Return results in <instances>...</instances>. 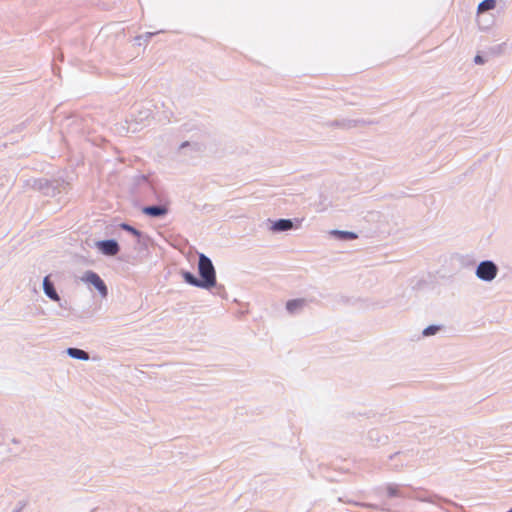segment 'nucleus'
I'll use <instances>...</instances> for the list:
<instances>
[{"instance_id":"f8f14e48","label":"nucleus","mask_w":512,"mask_h":512,"mask_svg":"<svg viewBox=\"0 0 512 512\" xmlns=\"http://www.w3.org/2000/svg\"><path fill=\"white\" fill-rule=\"evenodd\" d=\"M181 275L187 284L197 287V288L205 289V286H204L202 280L199 277H197L194 273H192L190 271L183 270L181 272Z\"/></svg>"},{"instance_id":"412c9836","label":"nucleus","mask_w":512,"mask_h":512,"mask_svg":"<svg viewBox=\"0 0 512 512\" xmlns=\"http://www.w3.org/2000/svg\"><path fill=\"white\" fill-rule=\"evenodd\" d=\"M486 58L483 56V55H480V54H477L475 57H474V62L478 65H482L486 62Z\"/></svg>"},{"instance_id":"6e6552de","label":"nucleus","mask_w":512,"mask_h":512,"mask_svg":"<svg viewBox=\"0 0 512 512\" xmlns=\"http://www.w3.org/2000/svg\"><path fill=\"white\" fill-rule=\"evenodd\" d=\"M371 122H367L363 119H337L327 123L329 127H335L340 129H351L357 126H363L366 124H370Z\"/></svg>"},{"instance_id":"aec40b11","label":"nucleus","mask_w":512,"mask_h":512,"mask_svg":"<svg viewBox=\"0 0 512 512\" xmlns=\"http://www.w3.org/2000/svg\"><path fill=\"white\" fill-rule=\"evenodd\" d=\"M504 46H505V43H502V44H498L496 46H493V47H490L489 48V53L491 55H499L502 53L503 49H504Z\"/></svg>"},{"instance_id":"4468645a","label":"nucleus","mask_w":512,"mask_h":512,"mask_svg":"<svg viewBox=\"0 0 512 512\" xmlns=\"http://www.w3.org/2000/svg\"><path fill=\"white\" fill-rule=\"evenodd\" d=\"M332 236L341 241H350L358 238V235L352 231H344V230H332L330 232Z\"/></svg>"},{"instance_id":"f3484780","label":"nucleus","mask_w":512,"mask_h":512,"mask_svg":"<svg viewBox=\"0 0 512 512\" xmlns=\"http://www.w3.org/2000/svg\"><path fill=\"white\" fill-rule=\"evenodd\" d=\"M444 326L442 324H432L422 330L423 337L435 335L437 332L442 331Z\"/></svg>"},{"instance_id":"7ed1b4c3","label":"nucleus","mask_w":512,"mask_h":512,"mask_svg":"<svg viewBox=\"0 0 512 512\" xmlns=\"http://www.w3.org/2000/svg\"><path fill=\"white\" fill-rule=\"evenodd\" d=\"M65 182L59 180L37 179L34 181L33 187L41 191L46 196H56L65 188Z\"/></svg>"},{"instance_id":"423d86ee","label":"nucleus","mask_w":512,"mask_h":512,"mask_svg":"<svg viewBox=\"0 0 512 512\" xmlns=\"http://www.w3.org/2000/svg\"><path fill=\"white\" fill-rule=\"evenodd\" d=\"M299 223H300V220L297 218H295V219L281 218V219L273 221L270 229L273 232H277V233L278 232H286V231L292 230L294 228H298Z\"/></svg>"},{"instance_id":"dca6fc26","label":"nucleus","mask_w":512,"mask_h":512,"mask_svg":"<svg viewBox=\"0 0 512 512\" xmlns=\"http://www.w3.org/2000/svg\"><path fill=\"white\" fill-rule=\"evenodd\" d=\"M119 227L122 230H124V231L132 234L133 236H135L138 239V241L140 242V239L143 236V233L140 230L136 229L135 227H133L132 225H130V224L126 223V222L121 223L119 225Z\"/></svg>"},{"instance_id":"a211bd4d","label":"nucleus","mask_w":512,"mask_h":512,"mask_svg":"<svg viewBox=\"0 0 512 512\" xmlns=\"http://www.w3.org/2000/svg\"><path fill=\"white\" fill-rule=\"evenodd\" d=\"M496 7V0H483L479 3L477 11L483 13Z\"/></svg>"},{"instance_id":"ddd939ff","label":"nucleus","mask_w":512,"mask_h":512,"mask_svg":"<svg viewBox=\"0 0 512 512\" xmlns=\"http://www.w3.org/2000/svg\"><path fill=\"white\" fill-rule=\"evenodd\" d=\"M66 353L73 359L81 361H88L90 359L89 353L79 348L69 347L67 348Z\"/></svg>"},{"instance_id":"b1692460","label":"nucleus","mask_w":512,"mask_h":512,"mask_svg":"<svg viewBox=\"0 0 512 512\" xmlns=\"http://www.w3.org/2000/svg\"><path fill=\"white\" fill-rule=\"evenodd\" d=\"M12 443H14V444H19V443H20V441H19L18 439H16V438H13V439H12Z\"/></svg>"},{"instance_id":"9d476101","label":"nucleus","mask_w":512,"mask_h":512,"mask_svg":"<svg viewBox=\"0 0 512 512\" xmlns=\"http://www.w3.org/2000/svg\"><path fill=\"white\" fill-rule=\"evenodd\" d=\"M43 291L45 295L51 300H60V297L55 289L54 283L49 279V276H46L43 279Z\"/></svg>"},{"instance_id":"39448f33","label":"nucleus","mask_w":512,"mask_h":512,"mask_svg":"<svg viewBox=\"0 0 512 512\" xmlns=\"http://www.w3.org/2000/svg\"><path fill=\"white\" fill-rule=\"evenodd\" d=\"M96 248L105 256H116L120 252V245L115 239H104L96 241Z\"/></svg>"},{"instance_id":"6ab92c4d","label":"nucleus","mask_w":512,"mask_h":512,"mask_svg":"<svg viewBox=\"0 0 512 512\" xmlns=\"http://www.w3.org/2000/svg\"><path fill=\"white\" fill-rule=\"evenodd\" d=\"M387 494H388V496H389V497H391V498L401 496V495H400V492H399L398 485H395V484H388V485H387Z\"/></svg>"},{"instance_id":"9b49d317","label":"nucleus","mask_w":512,"mask_h":512,"mask_svg":"<svg viewBox=\"0 0 512 512\" xmlns=\"http://www.w3.org/2000/svg\"><path fill=\"white\" fill-rule=\"evenodd\" d=\"M201 145L198 142L184 141L179 146V151L185 155L193 156L195 153L201 152Z\"/></svg>"},{"instance_id":"20e7f679","label":"nucleus","mask_w":512,"mask_h":512,"mask_svg":"<svg viewBox=\"0 0 512 512\" xmlns=\"http://www.w3.org/2000/svg\"><path fill=\"white\" fill-rule=\"evenodd\" d=\"M82 280L93 286L102 297L108 295V288L103 279L94 271L88 270L84 273Z\"/></svg>"},{"instance_id":"1a4fd4ad","label":"nucleus","mask_w":512,"mask_h":512,"mask_svg":"<svg viewBox=\"0 0 512 512\" xmlns=\"http://www.w3.org/2000/svg\"><path fill=\"white\" fill-rule=\"evenodd\" d=\"M141 211L146 216L155 219H160L164 218L168 214L169 209L167 205L159 204L144 206Z\"/></svg>"},{"instance_id":"f257e3e1","label":"nucleus","mask_w":512,"mask_h":512,"mask_svg":"<svg viewBox=\"0 0 512 512\" xmlns=\"http://www.w3.org/2000/svg\"><path fill=\"white\" fill-rule=\"evenodd\" d=\"M198 274L205 286V289L209 290L211 288H215V293L222 295L221 292L224 291V287L222 285H217L215 267L212 260L204 253H199L198 255Z\"/></svg>"},{"instance_id":"0eeeda50","label":"nucleus","mask_w":512,"mask_h":512,"mask_svg":"<svg viewBox=\"0 0 512 512\" xmlns=\"http://www.w3.org/2000/svg\"><path fill=\"white\" fill-rule=\"evenodd\" d=\"M308 307L309 301L305 298L288 300L285 305V308L290 316H297Z\"/></svg>"},{"instance_id":"5701e85b","label":"nucleus","mask_w":512,"mask_h":512,"mask_svg":"<svg viewBox=\"0 0 512 512\" xmlns=\"http://www.w3.org/2000/svg\"><path fill=\"white\" fill-rule=\"evenodd\" d=\"M355 505H358V506H361V507H371V508H375L374 505L372 504H368V503H355Z\"/></svg>"},{"instance_id":"4be33fe9","label":"nucleus","mask_w":512,"mask_h":512,"mask_svg":"<svg viewBox=\"0 0 512 512\" xmlns=\"http://www.w3.org/2000/svg\"><path fill=\"white\" fill-rule=\"evenodd\" d=\"M155 34H156V33H153V32H147V33H145V34H144V35H142V36H138L136 39H137V40H140V39L144 38V40H145L146 42H148V41H149V39H150L152 36H154Z\"/></svg>"},{"instance_id":"f03ea898","label":"nucleus","mask_w":512,"mask_h":512,"mask_svg":"<svg viewBox=\"0 0 512 512\" xmlns=\"http://www.w3.org/2000/svg\"><path fill=\"white\" fill-rule=\"evenodd\" d=\"M498 273L499 267L492 260H483L475 268L476 277L483 282H492Z\"/></svg>"},{"instance_id":"2eb2a0df","label":"nucleus","mask_w":512,"mask_h":512,"mask_svg":"<svg viewBox=\"0 0 512 512\" xmlns=\"http://www.w3.org/2000/svg\"><path fill=\"white\" fill-rule=\"evenodd\" d=\"M151 116V110L150 109H137V107H134V111L131 113L132 121L138 123L142 122L143 120L148 119Z\"/></svg>"}]
</instances>
